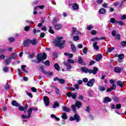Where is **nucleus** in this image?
Listing matches in <instances>:
<instances>
[{
  "mask_svg": "<svg viewBox=\"0 0 126 126\" xmlns=\"http://www.w3.org/2000/svg\"><path fill=\"white\" fill-rule=\"evenodd\" d=\"M78 98L79 100H80L81 101H82V100H83V96H82L81 95H79L78 96Z\"/></svg>",
  "mask_w": 126,
  "mask_h": 126,
  "instance_id": "nucleus-53",
  "label": "nucleus"
},
{
  "mask_svg": "<svg viewBox=\"0 0 126 126\" xmlns=\"http://www.w3.org/2000/svg\"><path fill=\"white\" fill-rule=\"evenodd\" d=\"M22 118L23 119H29L28 118V115H22Z\"/></svg>",
  "mask_w": 126,
  "mask_h": 126,
  "instance_id": "nucleus-63",
  "label": "nucleus"
},
{
  "mask_svg": "<svg viewBox=\"0 0 126 126\" xmlns=\"http://www.w3.org/2000/svg\"><path fill=\"white\" fill-rule=\"evenodd\" d=\"M101 60H102V54H100L97 55L95 57V61L99 62V61H101Z\"/></svg>",
  "mask_w": 126,
  "mask_h": 126,
  "instance_id": "nucleus-20",
  "label": "nucleus"
},
{
  "mask_svg": "<svg viewBox=\"0 0 126 126\" xmlns=\"http://www.w3.org/2000/svg\"><path fill=\"white\" fill-rule=\"evenodd\" d=\"M39 69H40V71H41V72H43L44 74H47V75H50V76L53 75V72H51V71L47 72V71L44 69V67L43 66H40Z\"/></svg>",
  "mask_w": 126,
  "mask_h": 126,
  "instance_id": "nucleus-5",
  "label": "nucleus"
},
{
  "mask_svg": "<svg viewBox=\"0 0 126 126\" xmlns=\"http://www.w3.org/2000/svg\"><path fill=\"white\" fill-rule=\"evenodd\" d=\"M55 93H56L57 95H61L60 90L58 89V88H55Z\"/></svg>",
  "mask_w": 126,
  "mask_h": 126,
  "instance_id": "nucleus-34",
  "label": "nucleus"
},
{
  "mask_svg": "<svg viewBox=\"0 0 126 126\" xmlns=\"http://www.w3.org/2000/svg\"><path fill=\"white\" fill-rule=\"evenodd\" d=\"M54 67H55V69H56V70H58V71H60V70L61 69V67H60V65H59V64L58 63H56L54 64Z\"/></svg>",
  "mask_w": 126,
  "mask_h": 126,
  "instance_id": "nucleus-25",
  "label": "nucleus"
},
{
  "mask_svg": "<svg viewBox=\"0 0 126 126\" xmlns=\"http://www.w3.org/2000/svg\"><path fill=\"white\" fill-rule=\"evenodd\" d=\"M112 99L108 96L105 97L104 98L103 103H109L111 102Z\"/></svg>",
  "mask_w": 126,
  "mask_h": 126,
  "instance_id": "nucleus-17",
  "label": "nucleus"
},
{
  "mask_svg": "<svg viewBox=\"0 0 126 126\" xmlns=\"http://www.w3.org/2000/svg\"><path fill=\"white\" fill-rule=\"evenodd\" d=\"M120 108H122V105H121V104H118L116 105V109H120Z\"/></svg>",
  "mask_w": 126,
  "mask_h": 126,
  "instance_id": "nucleus-54",
  "label": "nucleus"
},
{
  "mask_svg": "<svg viewBox=\"0 0 126 126\" xmlns=\"http://www.w3.org/2000/svg\"><path fill=\"white\" fill-rule=\"evenodd\" d=\"M67 62L69 63H74V61L71 59H68Z\"/></svg>",
  "mask_w": 126,
  "mask_h": 126,
  "instance_id": "nucleus-49",
  "label": "nucleus"
},
{
  "mask_svg": "<svg viewBox=\"0 0 126 126\" xmlns=\"http://www.w3.org/2000/svg\"><path fill=\"white\" fill-rule=\"evenodd\" d=\"M10 62H11V61L8 58V59H7L6 61H5V63H6V64L7 65H8V64H9L10 63Z\"/></svg>",
  "mask_w": 126,
  "mask_h": 126,
  "instance_id": "nucleus-42",
  "label": "nucleus"
},
{
  "mask_svg": "<svg viewBox=\"0 0 126 126\" xmlns=\"http://www.w3.org/2000/svg\"><path fill=\"white\" fill-rule=\"evenodd\" d=\"M62 109L63 111H64V112H70V109L67 108L66 106H63Z\"/></svg>",
  "mask_w": 126,
  "mask_h": 126,
  "instance_id": "nucleus-27",
  "label": "nucleus"
},
{
  "mask_svg": "<svg viewBox=\"0 0 126 126\" xmlns=\"http://www.w3.org/2000/svg\"><path fill=\"white\" fill-rule=\"evenodd\" d=\"M57 107H60V104L59 103V102H58V101H54V105H53V108L54 109H56Z\"/></svg>",
  "mask_w": 126,
  "mask_h": 126,
  "instance_id": "nucleus-26",
  "label": "nucleus"
},
{
  "mask_svg": "<svg viewBox=\"0 0 126 126\" xmlns=\"http://www.w3.org/2000/svg\"><path fill=\"white\" fill-rule=\"evenodd\" d=\"M111 90H115V89H116V88H117V86H116V85L113 84L112 85V87L110 88Z\"/></svg>",
  "mask_w": 126,
  "mask_h": 126,
  "instance_id": "nucleus-51",
  "label": "nucleus"
},
{
  "mask_svg": "<svg viewBox=\"0 0 126 126\" xmlns=\"http://www.w3.org/2000/svg\"><path fill=\"white\" fill-rule=\"evenodd\" d=\"M5 89L6 90H8V89H9V85H8V83H6V85L5 86Z\"/></svg>",
  "mask_w": 126,
  "mask_h": 126,
  "instance_id": "nucleus-52",
  "label": "nucleus"
},
{
  "mask_svg": "<svg viewBox=\"0 0 126 126\" xmlns=\"http://www.w3.org/2000/svg\"><path fill=\"white\" fill-rule=\"evenodd\" d=\"M97 43L98 42H97V41L93 43L94 49V50H96V51H98V50H99V46L97 45Z\"/></svg>",
  "mask_w": 126,
  "mask_h": 126,
  "instance_id": "nucleus-18",
  "label": "nucleus"
},
{
  "mask_svg": "<svg viewBox=\"0 0 126 126\" xmlns=\"http://www.w3.org/2000/svg\"><path fill=\"white\" fill-rule=\"evenodd\" d=\"M72 8L74 10H77L79 8V6L76 3H75L72 5Z\"/></svg>",
  "mask_w": 126,
  "mask_h": 126,
  "instance_id": "nucleus-24",
  "label": "nucleus"
},
{
  "mask_svg": "<svg viewBox=\"0 0 126 126\" xmlns=\"http://www.w3.org/2000/svg\"><path fill=\"white\" fill-rule=\"evenodd\" d=\"M99 40H100V38L98 37H94L91 39L92 42H95V41H99Z\"/></svg>",
  "mask_w": 126,
  "mask_h": 126,
  "instance_id": "nucleus-38",
  "label": "nucleus"
},
{
  "mask_svg": "<svg viewBox=\"0 0 126 126\" xmlns=\"http://www.w3.org/2000/svg\"><path fill=\"white\" fill-rule=\"evenodd\" d=\"M80 70L82 71V72H84V73H90V74H91V73H93V74H96L97 72H98V68L94 67L93 69H89L87 68V67L84 66L80 68Z\"/></svg>",
  "mask_w": 126,
  "mask_h": 126,
  "instance_id": "nucleus-2",
  "label": "nucleus"
},
{
  "mask_svg": "<svg viewBox=\"0 0 126 126\" xmlns=\"http://www.w3.org/2000/svg\"><path fill=\"white\" fill-rule=\"evenodd\" d=\"M11 104L12 105V106H15V107H19L20 106V104L17 103V101L15 100L12 101Z\"/></svg>",
  "mask_w": 126,
  "mask_h": 126,
  "instance_id": "nucleus-21",
  "label": "nucleus"
},
{
  "mask_svg": "<svg viewBox=\"0 0 126 126\" xmlns=\"http://www.w3.org/2000/svg\"><path fill=\"white\" fill-rule=\"evenodd\" d=\"M78 63H79V64H82V65H86V63L83 61V59H82L81 57H78Z\"/></svg>",
  "mask_w": 126,
  "mask_h": 126,
  "instance_id": "nucleus-10",
  "label": "nucleus"
},
{
  "mask_svg": "<svg viewBox=\"0 0 126 126\" xmlns=\"http://www.w3.org/2000/svg\"><path fill=\"white\" fill-rule=\"evenodd\" d=\"M26 67V65H23L21 66V68L22 69V70H23V71H24V72H26V73H27V71H26L25 70V68Z\"/></svg>",
  "mask_w": 126,
  "mask_h": 126,
  "instance_id": "nucleus-37",
  "label": "nucleus"
},
{
  "mask_svg": "<svg viewBox=\"0 0 126 126\" xmlns=\"http://www.w3.org/2000/svg\"><path fill=\"white\" fill-rule=\"evenodd\" d=\"M43 101L45 106H49L50 105V99L47 96H45L43 97Z\"/></svg>",
  "mask_w": 126,
  "mask_h": 126,
  "instance_id": "nucleus-9",
  "label": "nucleus"
},
{
  "mask_svg": "<svg viewBox=\"0 0 126 126\" xmlns=\"http://www.w3.org/2000/svg\"><path fill=\"white\" fill-rule=\"evenodd\" d=\"M94 63H95V61H91L89 65H90L91 66V65H93V64Z\"/></svg>",
  "mask_w": 126,
  "mask_h": 126,
  "instance_id": "nucleus-58",
  "label": "nucleus"
},
{
  "mask_svg": "<svg viewBox=\"0 0 126 126\" xmlns=\"http://www.w3.org/2000/svg\"><path fill=\"white\" fill-rule=\"evenodd\" d=\"M117 23H118L119 25H121V26H123L124 25V22L122 21H117Z\"/></svg>",
  "mask_w": 126,
  "mask_h": 126,
  "instance_id": "nucleus-57",
  "label": "nucleus"
},
{
  "mask_svg": "<svg viewBox=\"0 0 126 126\" xmlns=\"http://www.w3.org/2000/svg\"><path fill=\"white\" fill-rule=\"evenodd\" d=\"M43 63H44L45 65H46L47 66H50V61H46L45 62H43Z\"/></svg>",
  "mask_w": 126,
  "mask_h": 126,
  "instance_id": "nucleus-39",
  "label": "nucleus"
},
{
  "mask_svg": "<svg viewBox=\"0 0 126 126\" xmlns=\"http://www.w3.org/2000/svg\"><path fill=\"white\" fill-rule=\"evenodd\" d=\"M66 94L67 95V97H71L72 99H76V94L67 93Z\"/></svg>",
  "mask_w": 126,
  "mask_h": 126,
  "instance_id": "nucleus-15",
  "label": "nucleus"
},
{
  "mask_svg": "<svg viewBox=\"0 0 126 126\" xmlns=\"http://www.w3.org/2000/svg\"><path fill=\"white\" fill-rule=\"evenodd\" d=\"M45 35H46V34H45V33H44V32H41V33H40V38H44V37H45Z\"/></svg>",
  "mask_w": 126,
  "mask_h": 126,
  "instance_id": "nucleus-62",
  "label": "nucleus"
},
{
  "mask_svg": "<svg viewBox=\"0 0 126 126\" xmlns=\"http://www.w3.org/2000/svg\"><path fill=\"white\" fill-rule=\"evenodd\" d=\"M116 34H117V32L116 31V30H113L112 32V36L115 37V36H116Z\"/></svg>",
  "mask_w": 126,
  "mask_h": 126,
  "instance_id": "nucleus-46",
  "label": "nucleus"
},
{
  "mask_svg": "<svg viewBox=\"0 0 126 126\" xmlns=\"http://www.w3.org/2000/svg\"><path fill=\"white\" fill-rule=\"evenodd\" d=\"M49 28V32L51 33V34H54L55 33V32L54 31V30H52V27H50Z\"/></svg>",
  "mask_w": 126,
  "mask_h": 126,
  "instance_id": "nucleus-50",
  "label": "nucleus"
},
{
  "mask_svg": "<svg viewBox=\"0 0 126 126\" xmlns=\"http://www.w3.org/2000/svg\"><path fill=\"white\" fill-rule=\"evenodd\" d=\"M30 41H31V45H32V46H35V45H37V44H38L39 39H30Z\"/></svg>",
  "mask_w": 126,
  "mask_h": 126,
  "instance_id": "nucleus-11",
  "label": "nucleus"
},
{
  "mask_svg": "<svg viewBox=\"0 0 126 126\" xmlns=\"http://www.w3.org/2000/svg\"><path fill=\"white\" fill-rule=\"evenodd\" d=\"M54 43L56 47L60 49H63L65 45V40H63V37L58 36L54 40Z\"/></svg>",
  "mask_w": 126,
  "mask_h": 126,
  "instance_id": "nucleus-1",
  "label": "nucleus"
},
{
  "mask_svg": "<svg viewBox=\"0 0 126 126\" xmlns=\"http://www.w3.org/2000/svg\"><path fill=\"white\" fill-rule=\"evenodd\" d=\"M82 104L80 101H77L74 105H72L71 108L74 114H76V110L80 109Z\"/></svg>",
  "mask_w": 126,
  "mask_h": 126,
  "instance_id": "nucleus-4",
  "label": "nucleus"
},
{
  "mask_svg": "<svg viewBox=\"0 0 126 126\" xmlns=\"http://www.w3.org/2000/svg\"><path fill=\"white\" fill-rule=\"evenodd\" d=\"M71 48L72 50L73 53H75V52L76 51V47H75V46H74V44L71 45Z\"/></svg>",
  "mask_w": 126,
  "mask_h": 126,
  "instance_id": "nucleus-32",
  "label": "nucleus"
},
{
  "mask_svg": "<svg viewBox=\"0 0 126 126\" xmlns=\"http://www.w3.org/2000/svg\"><path fill=\"white\" fill-rule=\"evenodd\" d=\"M121 45L122 47H126V41H123L121 42Z\"/></svg>",
  "mask_w": 126,
  "mask_h": 126,
  "instance_id": "nucleus-55",
  "label": "nucleus"
},
{
  "mask_svg": "<svg viewBox=\"0 0 126 126\" xmlns=\"http://www.w3.org/2000/svg\"><path fill=\"white\" fill-rule=\"evenodd\" d=\"M64 56H66L67 57H68V58H69L70 59L72 58V57H73V55L72 54H70L68 53H64Z\"/></svg>",
  "mask_w": 126,
  "mask_h": 126,
  "instance_id": "nucleus-31",
  "label": "nucleus"
},
{
  "mask_svg": "<svg viewBox=\"0 0 126 126\" xmlns=\"http://www.w3.org/2000/svg\"><path fill=\"white\" fill-rule=\"evenodd\" d=\"M54 25L55 29H56V30H60L62 29V28L63 27V25L61 24H54Z\"/></svg>",
  "mask_w": 126,
  "mask_h": 126,
  "instance_id": "nucleus-16",
  "label": "nucleus"
},
{
  "mask_svg": "<svg viewBox=\"0 0 126 126\" xmlns=\"http://www.w3.org/2000/svg\"><path fill=\"white\" fill-rule=\"evenodd\" d=\"M54 81H59V82H60V83H61V84H63V83L65 82V81L64 80H63V79H59L58 77H56L55 78H54Z\"/></svg>",
  "mask_w": 126,
  "mask_h": 126,
  "instance_id": "nucleus-12",
  "label": "nucleus"
},
{
  "mask_svg": "<svg viewBox=\"0 0 126 126\" xmlns=\"http://www.w3.org/2000/svg\"><path fill=\"white\" fill-rule=\"evenodd\" d=\"M93 28V26L92 25L88 26L87 27V30H91Z\"/></svg>",
  "mask_w": 126,
  "mask_h": 126,
  "instance_id": "nucleus-61",
  "label": "nucleus"
},
{
  "mask_svg": "<svg viewBox=\"0 0 126 126\" xmlns=\"http://www.w3.org/2000/svg\"><path fill=\"white\" fill-rule=\"evenodd\" d=\"M83 54H87V48L85 47L83 49Z\"/></svg>",
  "mask_w": 126,
  "mask_h": 126,
  "instance_id": "nucleus-47",
  "label": "nucleus"
},
{
  "mask_svg": "<svg viewBox=\"0 0 126 126\" xmlns=\"http://www.w3.org/2000/svg\"><path fill=\"white\" fill-rule=\"evenodd\" d=\"M73 39L76 42V41H78V40H79V36H74L73 37Z\"/></svg>",
  "mask_w": 126,
  "mask_h": 126,
  "instance_id": "nucleus-40",
  "label": "nucleus"
},
{
  "mask_svg": "<svg viewBox=\"0 0 126 126\" xmlns=\"http://www.w3.org/2000/svg\"><path fill=\"white\" fill-rule=\"evenodd\" d=\"M62 119L63 120H66L67 119V115L65 113H63L62 116Z\"/></svg>",
  "mask_w": 126,
  "mask_h": 126,
  "instance_id": "nucleus-30",
  "label": "nucleus"
},
{
  "mask_svg": "<svg viewBox=\"0 0 126 126\" xmlns=\"http://www.w3.org/2000/svg\"><path fill=\"white\" fill-rule=\"evenodd\" d=\"M117 85H118V86H120V87H123V86H124L123 84V82L121 81H118V82H117Z\"/></svg>",
  "mask_w": 126,
  "mask_h": 126,
  "instance_id": "nucleus-33",
  "label": "nucleus"
},
{
  "mask_svg": "<svg viewBox=\"0 0 126 126\" xmlns=\"http://www.w3.org/2000/svg\"><path fill=\"white\" fill-rule=\"evenodd\" d=\"M94 83H95V79H91L88 82L87 85L89 87H92L94 85Z\"/></svg>",
  "mask_w": 126,
  "mask_h": 126,
  "instance_id": "nucleus-8",
  "label": "nucleus"
},
{
  "mask_svg": "<svg viewBox=\"0 0 126 126\" xmlns=\"http://www.w3.org/2000/svg\"><path fill=\"white\" fill-rule=\"evenodd\" d=\"M3 70L4 72H7V71H8V67H7V66L4 67Z\"/></svg>",
  "mask_w": 126,
  "mask_h": 126,
  "instance_id": "nucleus-43",
  "label": "nucleus"
},
{
  "mask_svg": "<svg viewBox=\"0 0 126 126\" xmlns=\"http://www.w3.org/2000/svg\"><path fill=\"white\" fill-rule=\"evenodd\" d=\"M27 94L29 96V97H30L31 98H33V95H32V93H30L28 92H26Z\"/></svg>",
  "mask_w": 126,
  "mask_h": 126,
  "instance_id": "nucleus-44",
  "label": "nucleus"
},
{
  "mask_svg": "<svg viewBox=\"0 0 126 126\" xmlns=\"http://www.w3.org/2000/svg\"><path fill=\"white\" fill-rule=\"evenodd\" d=\"M117 21H116V19H115L114 18L110 19V22H111V23H117Z\"/></svg>",
  "mask_w": 126,
  "mask_h": 126,
  "instance_id": "nucleus-35",
  "label": "nucleus"
},
{
  "mask_svg": "<svg viewBox=\"0 0 126 126\" xmlns=\"http://www.w3.org/2000/svg\"><path fill=\"white\" fill-rule=\"evenodd\" d=\"M47 59V54L45 53H43V55L38 54L37 56V60L38 61H35L34 60L32 61V62L33 63H39L40 62H42V61H44V60H46Z\"/></svg>",
  "mask_w": 126,
  "mask_h": 126,
  "instance_id": "nucleus-3",
  "label": "nucleus"
},
{
  "mask_svg": "<svg viewBox=\"0 0 126 126\" xmlns=\"http://www.w3.org/2000/svg\"><path fill=\"white\" fill-rule=\"evenodd\" d=\"M83 82L85 83L88 82V79L87 78H84L83 79Z\"/></svg>",
  "mask_w": 126,
  "mask_h": 126,
  "instance_id": "nucleus-56",
  "label": "nucleus"
},
{
  "mask_svg": "<svg viewBox=\"0 0 126 126\" xmlns=\"http://www.w3.org/2000/svg\"><path fill=\"white\" fill-rule=\"evenodd\" d=\"M31 90L32 91V92H37V89L34 87L32 88Z\"/></svg>",
  "mask_w": 126,
  "mask_h": 126,
  "instance_id": "nucleus-59",
  "label": "nucleus"
},
{
  "mask_svg": "<svg viewBox=\"0 0 126 126\" xmlns=\"http://www.w3.org/2000/svg\"><path fill=\"white\" fill-rule=\"evenodd\" d=\"M30 44H31L30 39H28L25 40L23 43V45L25 47H29Z\"/></svg>",
  "mask_w": 126,
  "mask_h": 126,
  "instance_id": "nucleus-13",
  "label": "nucleus"
},
{
  "mask_svg": "<svg viewBox=\"0 0 126 126\" xmlns=\"http://www.w3.org/2000/svg\"><path fill=\"white\" fill-rule=\"evenodd\" d=\"M98 90L101 92H102L103 91H105V90H106V87H104V86H99Z\"/></svg>",
  "mask_w": 126,
  "mask_h": 126,
  "instance_id": "nucleus-23",
  "label": "nucleus"
},
{
  "mask_svg": "<svg viewBox=\"0 0 126 126\" xmlns=\"http://www.w3.org/2000/svg\"><path fill=\"white\" fill-rule=\"evenodd\" d=\"M102 6L103 7H105V8H107V7H108V4L106 3H104L103 4H102Z\"/></svg>",
  "mask_w": 126,
  "mask_h": 126,
  "instance_id": "nucleus-64",
  "label": "nucleus"
},
{
  "mask_svg": "<svg viewBox=\"0 0 126 126\" xmlns=\"http://www.w3.org/2000/svg\"><path fill=\"white\" fill-rule=\"evenodd\" d=\"M99 12L100 14H105L106 13V9L105 8H101L99 9Z\"/></svg>",
  "mask_w": 126,
  "mask_h": 126,
  "instance_id": "nucleus-28",
  "label": "nucleus"
},
{
  "mask_svg": "<svg viewBox=\"0 0 126 126\" xmlns=\"http://www.w3.org/2000/svg\"><path fill=\"white\" fill-rule=\"evenodd\" d=\"M69 120L70 121H76L77 123H78V122L80 121V117H79V115L75 114L74 117H70Z\"/></svg>",
  "mask_w": 126,
  "mask_h": 126,
  "instance_id": "nucleus-6",
  "label": "nucleus"
},
{
  "mask_svg": "<svg viewBox=\"0 0 126 126\" xmlns=\"http://www.w3.org/2000/svg\"><path fill=\"white\" fill-rule=\"evenodd\" d=\"M32 108H30L28 110V119L30 118H31V115L32 114Z\"/></svg>",
  "mask_w": 126,
  "mask_h": 126,
  "instance_id": "nucleus-22",
  "label": "nucleus"
},
{
  "mask_svg": "<svg viewBox=\"0 0 126 126\" xmlns=\"http://www.w3.org/2000/svg\"><path fill=\"white\" fill-rule=\"evenodd\" d=\"M15 40V39H14V38L13 37H10L8 38V41H9V42H14Z\"/></svg>",
  "mask_w": 126,
  "mask_h": 126,
  "instance_id": "nucleus-45",
  "label": "nucleus"
},
{
  "mask_svg": "<svg viewBox=\"0 0 126 126\" xmlns=\"http://www.w3.org/2000/svg\"><path fill=\"white\" fill-rule=\"evenodd\" d=\"M19 110H20V111H24V112L25 113L26 111H27V108H28V105L27 104H26L25 107H23L22 106H19Z\"/></svg>",
  "mask_w": 126,
  "mask_h": 126,
  "instance_id": "nucleus-14",
  "label": "nucleus"
},
{
  "mask_svg": "<svg viewBox=\"0 0 126 126\" xmlns=\"http://www.w3.org/2000/svg\"><path fill=\"white\" fill-rule=\"evenodd\" d=\"M74 87L76 89H77V90H78L79 88V86L78 85V84H75L74 85Z\"/></svg>",
  "mask_w": 126,
  "mask_h": 126,
  "instance_id": "nucleus-60",
  "label": "nucleus"
},
{
  "mask_svg": "<svg viewBox=\"0 0 126 126\" xmlns=\"http://www.w3.org/2000/svg\"><path fill=\"white\" fill-rule=\"evenodd\" d=\"M80 34H81V32H78V31H77V29L74 27L72 28V32L71 34V36H75L76 35H80Z\"/></svg>",
  "mask_w": 126,
  "mask_h": 126,
  "instance_id": "nucleus-7",
  "label": "nucleus"
},
{
  "mask_svg": "<svg viewBox=\"0 0 126 126\" xmlns=\"http://www.w3.org/2000/svg\"><path fill=\"white\" fill-rule=\"evenodd\" d=\"M114 50H115V48L112 47L110 48H107V52L108 53H111L112 51H114Z\"/></svg>",
  "mask_w": 126,
  "mask_h": 126,
  "instance_id": "nucleus-36",
  "label": "nucleus"
},
{
  "mask_svg": "<svg viewBox=\"0 0 126 126\" xmlns=\"http://www.w3.org/2000/svg\"><path fill=\"white\" fill-rule=\"evenodd\" d=\"M63 63L66 66V68L67 69H70V68H71V65L70 64L66 63Z\"/></svg>",
  "mask_w": 126,
  "mask_h": 126,
  "instance_id": "nucleus-29",
  "label": "nucleus"
},
{
  "mask_svg": "<svg viewBox=\"0 0 126 126\" xmlns=\"http://www.w3.org/2000/svg\"><path fill=\"white\" fill-rule=\"evenodd\" d=\"M114 71L115 72H117L118 73H120V72L122 71V68H121V67L119 66L115 67L114 68Z\"/></svg>",
  "mask_w": 126,
  "mask_h": 126,
  "instance_id": "nucleus-19",
  "label": "nucleus"
},
{
  "mask_svg": "<svg viewBox=\"0 0 126 126\" xmlns=\"http://www.w3.org/2000/svg\"><path fill=\"white\" fill-rule=\"evenodd\" d=\"M124 58H125V55H124V54H120L118 55V58L119 60H123Z\"/></svg>",
  "mask_w": 126,
  "mask_h": 126,
  "instance_id": "nucleus-41",
  "label": "nucleus"
},
{
  "mask_svg": "<svg viewBox=\"0 0 126 126\" xmlns=\"http://www.w3.org/2000/svg\"><path fill=\"white\" fill-rule=\"evenodd\" d=\"M35 56V54L32 53V54H30L28 58L29 59H33V57Z\"/></svg>",
  "mask_w": 126,
  "mask_h": 126,
  "instance_id": "nucleus-48",
  "label": "nucleus"
}]
</instances>
